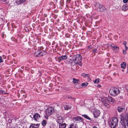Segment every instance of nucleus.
Returning a JSON list of instances; mask_svg holds the SVG:
<instances>
[{
	"label": "nucleus",
	"instance_id": "obj_16",
	"mask_svg": "<svg viewBox=\"0 0 128 128\" xmlns=\"http://www.w3.org/2000/svg\"><path fill=\"white\" fill-rule=\"evenodd\" d=\"M122 9L123 11H124L128 9V3L122 7Z\"/></svg>",
	"mask_w": 128,
	"mask_h": 128
},
{
	"label": "nucleus",
	"instance_id": "obj_31",
	"mask_svg": "<svg viewBox=\"0 0 128 128\" xmlns=\"http://www.w3.org/2000/svg\"><path fill=\"white\" fill-rule=\"evenodd\" d=\"M88 84L87 82H85L84 83H82L81 84V86H86L88 85Z\"/></svg>",
	"mask_w": 128,
	"mask_h": 128
},
{
	"label": "nucleus",
	"instance_id": "obj_11",
	"mask_svg": "<svg viewBox=\"0 0 128 128\" xmlns=\"http://www.w3.org/2000/svg\"><path fill=\"white\" fill-rule=\"evenodd\" d=\"M31 118H32L30 116ZM40 116L39 114L38 113H35L34 115L33 116V118H34V119L36 121H37V120L39 119Z\"/></svg>",
	"mask_w": 128,
	"mask_h": 128
},
{
	"label": "nucleus",
	"instance_id": "obj_29",
	"mask_svg": "<svg viewBox=\"0 0 128 128\" xmlns=\"http://www.w3.org/2000/svg\"><path fill=\"white\" fill-rule=\"evenodd\" d=\"M81 75L84 77H86V76L88 77H90V75L88 74H85L84 73H82L81 74Z\"/></svg>",
	"mask_w": 128,
	"mask_h": 128
},
{
	"label": "nucleus",
	"instance_id": "obj_14",
	"mask_svg": "<svg viewBox=\"0 0 128 128\" xmlns=\"http://www.w3.org/2000/svg\"><path fill=\"white\" fill-rule=\"evenodd\" d=\"M75 59H76V58H74V57L72 58V59H70L69 62L72 65H74L75 64H76V60Z\"/></svg>",
	"mask_w": 128,
	"mask_h": 128
},
{
	"label": "nucleus",
	"instance_id": "obj_6",
	"mask_svg": "<svg viewBox=\"0 0 128 128\" xmlns=\"http://www.w3.org/2000/svg\"><path fill=\"white\" fill-rule=\"evenodd\" d=\"M54 111V107L50 106L46 110V114L49 116L52 114Z\"/></svg>",
	"mask_w": 128,
	"mask_h": 128
},
{
	"label": "nucleus",
	"instance_id": "obj_33",
	"mask_svg": "<svg viewBox=\"0 0 128 128\" xmlns=\"http://www.w3.org/2000/svg\"><path fill=\"white\" fill-rule=\"evenodd\" d=\"M3 62V60L1 56H0V63L2 62Z\"/></svg>",
	"mask_w": 128,
	"mask_h": 128
},
{
	"label": "nucleus",
	"instance_id": "obj_13",
	"mask_svg": "<svg viewBox=\"0 0 128 128\" xmlns=\"http://www.w3.org/2000/svg\"><path fill=\"white\" fill-rule=\"evenodd\" d=\"M64 118L60 116L58 118L57 122L58 123L60 124L62 123L63 122Z\"/></svg>",
	"mask_w": 128,
	"mask_h": 128
},
{
	"label": "nucleus",
	"instance_id": "obj_4",
	"mask_svg": "<svg viewBox=\"0 0 128 128\" xmlns=\"http://www.w3.org/2000/svg\"><path fill=\"white\" fill-rule=\"evenodd\" d=\"M94 6L97 8V10L99 11L103 12L106 10L105 7L99 3H96L94 5Z\"/></svg>",
	"mask_w": 128,
	"mask_h": 128
},
{
	"label": "nucleus",
	"instance_id": "obj_23",
	"mask_svg": "<svg viewBox=\"0 0 128 128\" xmlns=\"http://www.w3.org/2000/svg\"><path fill=\"white\" fill-rule=\"evenodd\" d=\"M31 125H32L33 126L34 128H38L39 126V124H31Z\"/></svg>",
	"mask_w": 128,
	"mask_h": 128
},
{
	"label": "nucleus",
	"instance_id": "obj_8",
	"mask_svg": "<svg viewBox=\"0 0 128 128\" xmlns=\"http://www.w3.org/2000/svg\"><path fill=\"white\" fill-rule=\"evenodd\" d=\"M73 120L74 122L76 123L82 122L83 119L80 117H76L73 118Z\"/></svg>",
	"mask_w": 128,
	"mask_h": 128
},
{
	"label": "nucleus",
	"instance_id": "obj_17",
	"mask_svg": "<svg viewBox=\"0 0 128 128\" xmlns=\"http://www.w3.org/2000/svg\"><path fill=\"white\" fill-rule=\"evenodd\" d=\"M108 99V100L109 103H110L112 104L114 102V99L111 97H109Z\"/></svg>",
	"mask_w": 128,
	"mask_h": 128
},
{
	"label": "nucleus",
	"instance_id": "obj_26",
	"mask_svg": "<svg viewBox=\"0 0 128 128\" xmlns=\"http://www.w3.org/2000/svg\"><path fill=\"white\" fill-rule=\"evenodd\" d=\"M25 1V0H19L17 2V3L18 4H21Z\"/></svg>",
	"mask_w": 128,
	"mask_h": 128
},
{
	"label": "nucleus",
	"instance_id": "obj_28",
	"mask_svg": "<svg viewBox=\"0 0 128 128\" xmlns=\"http://www.w3.org/2000/svg\"><path fill=\"white\" fill-rule=\"evenodd\" d=\"M111 46L112 48L113 49H116L117 50L119 49V48L117 46H114V45L112 46V45H111Z\"/></svg>",
	"mask_w": 128,
	"mask_h": 128
},
{
	"label": "nucleus",
	"instance_id": "obj_3",
	"mask_svg": "<svg viewBox=\"0 0 128 128\" xmlns=\"http://www.w3.org/2000/svg\"><path fill=\"white\" fill-rule=\"evenodd\" d=\"M74 58H76L75 59L76 61V64H78L80 66H82V65L81 63L82 57L79 54H78L74 56Z\"/></svg>",
	"mask_w": 128,
	"mask_h": 128
},
{
	"label": "nucleus",
	"instance_id": "obj_32",
	"mask_svg": "<svg viewBox=\"0 0 128 128\" xmlns=\"http://www.w3.org/2000/svg\"><path fill=\"white\" fill-rule=\"evenodd\" d=\"M94 82L95 84H97L99 82L98 79H96V80L94 81Z\"/></svg>",
	"mask_w": 128,
	"mask_h": 128
},
{
	"label": "nucleus",
	"instance_id": "obj_5",
	"mask_svg": "<svg viewBox=\"0 0 128 128\" xmlns=\"http://www.w3.org/2000/svg\"><path fill=\"white\" fill-rule=\"evenodd\" d=\"M118 120L116 118H113L112 121L111 122V128H115V127L118 125Z\"/></svg>",
	"mask_w": 128,
	"mask_h": 128
},
{
	"label": "nucleus",
	"instance_id": "obj_18",
	"mask_svg": "<svg viewBox=\"0 0 128 128\" xmlns=\"http://www.w3.org/2000/svg\"><path fill=\"white\" fill-rule=\"evenodd\" d=\"M72 106L70 104H67L66 105L64 106V109L65 110H68V109H70Z\"/></svg>",
	"mask_w": 128,
	"mask_h": 128
},
{
	"label": "nucleus",
	"instance_id": "obj_1",
	"mask_svg": "<svg viewBox=\"0 0 128 128\" xmlns=\"http://www.w3.org/2000/svg\"><path fill=\"white\" fill-rule=\"evenodd\" d=\"M109 92L112 96H116L120 93V92L118 88L112 87L110 89Z\"/></svg>",
	"mask_w": 128,
	"mask_h": 128
},
{
	"label": "nucleus",
	"instance_id": "obj_43",
	"mask_svg": "<svg viewBox=\"0 0 128 128\" xmlns=\"http://www.w3.org/2000/svg\"><path fill=\"white\" fill-rule=\"evenodd\" d=\"M43 49V47L42 46H41L40 47V50H42Z\"/></svg>",
	"mask_w": 128,
	"mask_h": 128
},
{
	"label": "nucleus",
	"instance_id": "obj_40",
	"mask_svg": "<svg viewBox=\"0 0 128 128\" xmlns=\"http://www.w3.org/2000/svg\"><path fill=\"white\" fill-rule=\"evenodd\" d=\"M92 48L91 46H89L88 47V50H90Z\"/></svg>",
	"mask_w": 128,
	"mask_h": 128
},
{
	"label": "nucleus",
	"instance_id": "obj_22",
	"mask_svg": "<svg viewBox=\"0 0 128 128\" xmlns=\"http://www.w3.org/2000/svg\"><path fill=\"white\" fill-rule=\"evenodd\" d=\"M69 128H78V126L77 124H76L74 125L72 123L70 124Z\"/></svg>",
	"mask_w": 128,
	"mask_h": 128
},
{
	"label": "nucleus",
	"instance_id": "obj_39",
	"mask_svg": "<svg viewBox=\"0 0 128 128\" xmlns=\"http://www.w3.org/2000/svg\"><path fill=\"white\" fill-rule=\"evenodd\" d=\"M125 46H126V42L125 41H124L123 42Z\"/></svg>",
	"mask_w": 128,
	"mask_h": 128
},
{
	"label": "nucleus",
	"instance_id": "obj_38",
	"mask_svg": "<svg viewBox=\"0 0 128 128\" xmlns=\"http://www.w3.org/2000/svg\"><path fill=\"white\" fill-rule=\"evenodd\" d=\"M128 1V0H123V1L124 3H126Z\"/></svg>",
	"mask_w": 128,
	"mask_h": 128
},
{
	"label": "nucleus",
	"instance_id": "obj_7",
	"mask_svg": "<svg viewBox=\"0 0 128 128\" xmlns=\"http://www.w3.org/2000/svg\"><path fill=\"white\" fill-rule=\"evenodd\" d=\"M102 105L107 108H109L110 107V105L109 104V101L106 98H103L102 99Z\"/></svg>",
	"mask_w": 128,
	"mask_h": 128
},
{
	"label": "nucleus",
	"instance_id": "obj_46",
	"mask_svg": "<svg viewBox=\"0 0 128 128\" xmlns=\"http://www.w3.org/2000/svg\"><path fill=\"white\" fill-rule=\"evenodd\" d=\"M122 72H124V69H122Z\"/></svg>",
	"mask_w": 128,
	"mask_h": 128
},
{
	"label": "nucleus",
	"instance_id": "obj_44",
	"mask_svg": "<svg viewBox=\"0 0 128 128\" xmlns=\"http://www.w3.org/2000/svg\"><path fill=\"white\" fill-rule=\"evenodd\" d=\"M125 46V48L126 50H128V47H127V46Z\"/></svg>",
	"mask_w": 128,
	"mask_h": 128
},
{
	"label": "nucleus",
	"instance_id": "obj_19",
	"mask_svg": "<svg viewBox=\"0 0 128 128\" xmlns=\"http://www.w3.org/2000/svg\"><path fill=\"white\" fill-rule=\"evenodd\" d=\"M34 56L36 57H40V52L37 51L35 52L34 53Z\"/></svg>",
	"mask_w": 128,
	"mask_h": 128
},
{
	"label": "nucleus",
	"instance_id": "obj_36",
	"mask_svg": "<svg viewBox=\"0 0 128 128\" xmlns=\"http://www.w3.org/2000/svg\"><path fill=\"white\" fill-rule=\"evenodd\" d=\"M8 122L9 123H11L12 122V120L10 119H9L8 120Z\"/></svg>",
	"mask_w": 128,
	"mask_h": 128
},
{
	"label": "nucleus",
	"instance_id": "obj_47",
	"mask_svg": "<svg viewBox=\"0 0 128 128\" xmlns=\"http://www.w3.org/2000/svg\"><path fill=\"white\" fill-rule=\"evenodd\" d=\"M98 87H100L101 86L100 85H98Z\"/></svg>",
	"mask_w": 128,
	"mask_h": 128
},
{
	"label": "nucleus",
	"instance_id": "obj_42",
	"mask_svg": "<svg viewBox=\"0 0 128 128\" xmlns=\"http://www.w3.org/2000/svg\"><path fill=\"white\" fill-rule=\"evenodd\" d=\"M29 128H34V127L32 125H30V126Z\"/></svg>",
	"mask_w": 128,
	"mask_h": 128
},
{
	"label": "nucleus",
	"instance_id": "obj_9",
	"mask_svg": "<svg viewBox=\"0 0 128 128\" xmlns=\"http://www.w3.org/2000/svg\"><path fill=\"white\" fill-rule=\"evenodd\" d=\"M120 126L122 128H128V122H124V121L120 122Z\"/></svg>",
	"mask_w": 128,
	"mask_h": 128
},
{
	"label": "nucleus",
	"instance_id": "obj_30",
	"mask_svg": "<svg viewBox=\"0 0 128 128\" xmlns=\"http://www.w3.org/2000/svg\"><path fill=\"white\" fill-rule=\"evenodd\" d=\"M42 124L44 126H45L46 124V120H43L42 123Z\"/></svg>",
	"mask_w": 128,
	"mask_h": 128
},
{
	"label": "nucleus",
	"instance_id": "obj_15",
	"mask_svg": "<svg viewBox=\"0 0 128 128\" xmlns=\"http://www.w3.org/2000/svg\"><path fill=\"white\" fill-rule=\"evenodd\" d=\"M125 110L124 108L122 106H119L117 108V110L119 112H124Z\"/></svg>",
	"mask_w": 128,
	"mask_h": 128
},
{
	"label": "nucleus",
	"instance_id": "obj_2",
	"mask_svg": "<svg viewBox=\"0 0 128 128\" xmlns=\"http://www.w3.org/2000/svg\"><path fill=\"white\" fill-rule=\"evenodd\" d=\"M120 122L124 121L125 122L126 121L128 122V114L126 112H124L120 115Z\"/></svg>",
	"mask_w": 128,
	"mask_h": 128
},
{
	"label": "nucleus",
	"instance_id": "obj_35",
	"mask_svg": "<svg viewBox=\"0 0 128 128\" xmlns=\"http://www.w3.org/2000/svg\"><path fill=\"white\" fill-rule=\"evenodd\" d=\"M123 54L124 55H125V54H126V50H123Z\"/></svg>",
	"mask_w": 128,
	"mask_h": 128
},
{
	"label": "nucleus",
	"instance_id": "obj_24",
	"mask_svg": "<svg viewBox=\"0 0 128 128\" xmlns=\"http://www.w3.org/2000/svg\"><path fill=\"white\" fill-rule=\"evenodd\" d=\"M126 66V64L125 62L122 63L121 64V68H125Z\"/></svg>",
	"mask_w": 128,
	"mask_h": 128
},
{
	"label": "nucleus",
	"instance_id": "obj_12",
	"mask_svg": "<svg viewBox=\"0 0 128 128\" xmlns=\"http://www.w3.org/2000/svg\"><path fill=\"white\" fill-rule=\"evenodd\" d=\"M100 112L98 110H95L94 112V115L95 118H96L100 114Z\"/></svg>",
	"mask_w": 128,
	"mask_h": 128
},
{
	"label": "nucleus",
	"instance_id": "obj_10",
	"mask_svg": "<svg viewBox=\"0 0 128 128\" xmlns=\"http://www.w3.org/2000/svg\"><path fill=\"white\" fill-rule=\"evenodd\" d=\"M68 58L67 56L66 55L60 56L58 58V62H60L61 61L63 60H66Z\"/></svg>",
	"mask_w": 128,
	"mask_h": 128
},
{
	"label": "nucleus",
	"instance_id": "obj_21",
	"mask_svg": "<svg viewBox=\"0 0 128 128\" xmlns=\"http://www.w3.org/2000/svg\"><path fill=\"white\" fill-rule=\"evenodd\" d=\"M82 116L84 117V118H85L86 119H87L89 120H90L91 121L92 120V119L90 118L86 114H84L82 115Z\"/></svg>",
	"mask_w": 128,
	"mask_h": 128
},
{
	"label": "nucleus",
	"instance_id": "obj_25",
	"mask_svg": "<svg viewBox=\"0 0 128 128\" xmlns=\"http://www.w3.org/2000/svg\"><path fill=\"white\" fill-rule=\"evenodd\" d=\"M40 56H42L43 55H45L46 54V53L44 50H42V52H40Z\"/></svg>",
	"mask_w": 128,
	"mask_h": 128
},
{
	"label": "nucleus",
	"instance_id": "obj_34",
	"mask_svg": "<svg viewBox=\"0 0 128 128\" xmlns=\"http://www.w3.org/2000/svg\"><path fill=\"white\" fill-rule=\"evenodd\" d=\"M97 49H96L95 50H93V53L94 54H95V53H96L97 52Z\"/></svg>",
	"mask_w": 128,
	"mask_h": 128
},
{
	"label": "nucleus",
	"instance_id": "obj_20",
	"mask_svg": "<svg viewBox=\"0 0 128 128\" xmlns=\"http://www.w3.org/2000/svg\"><path fill=\"white\" fill-rule=\"evenodd\" d=\"M59 126L60 128H65L66 125L65 123L63 124L61 123L59 124Z\"/></svg>",
	"mask_w": 128,
	"mask_h": 128
},
{
	"label": "nucleus",
	"instance_id": "obj_45",
	"mask_svg": "<svg viewBox=\"0 0 128 128\" xmlns=\"http://www.w3.org/2000/svg\"><path fill=\"white\" fill-rule=\"evenodd\" d=\"M23 96L24 98H26V95H23Z\"/></svg>",
	"mask_w": 128,
	"mask_h": 128
},
{
	"label": "nucleus",
	"instance_id": "obj_27",
	"mask_svg": "<svg viewBox=\"0 0 128 128\" xmlns=\"http://www.w3.org/2000/svg\"><path fill=\"white\" fill-rule=\"evenodd\" d=\"M73 82L74 83H78L79 82V80L78 79H76L74 78H73Z\"/></svg>",
	"mask_w": 128,
	"mask_h": 128
},
{
	"label": "nucleus",
	"instance_id": "obj_37",
	"mask_svg": "<svg viewBox=\"0 0 128 128\" xmlns=\"http://www.w3.org/2000/svg\"><path fill=\"white\" fill-rule=\"evenodd\" d=\"M71 0H67L66 1V3L69 4Z\"/></svg>",
	"mask_w": 128,
	"mask_h": 128
},
{
	"label": "nucleus",
	"instance_id": "obj_41",
	"mask_svg": "<svg viewBox=\"0 0 128 128\" xmlns=\"http://www.w3.org/2000/svg\"><path fill=\"white\" fill-rule=\"evenodd\" d=\"M4 91L2 90H0V93H2L4 92Z\"/></svg>",
	"mask_w": 128,
	"mask_h": 128
}]
</instances>
